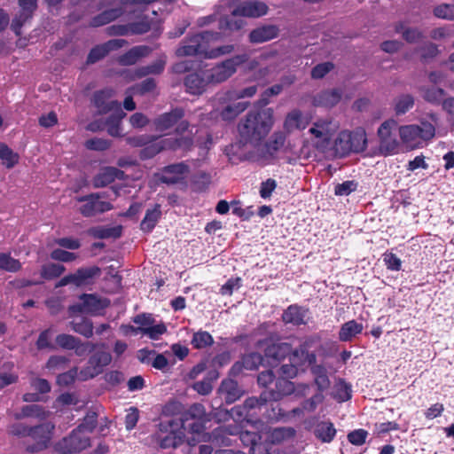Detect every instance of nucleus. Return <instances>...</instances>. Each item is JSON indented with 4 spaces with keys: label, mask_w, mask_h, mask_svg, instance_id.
Here are the masks:
<instances>
[{
    "label": "nucleus",
    "mask_w": 454,
    "mask_h": 454,
    "mask_svg": "<svg viewBox=\"0 0 454 454\" xmlns=\"http://www.w3.org/2000/svg\"><path fill=\"white\" fill-rule=\"evenodd\" d=\"M274 123V111L265 108L249 112L239 124V133L245 143H258L270 131Z\"/></svg>",
    "instance_id": "obj_1"
},
{
    "label": "nucleus",
    "mask_w": 454,
    "mask_h": 454,
    "mask_svg": "<svg viewBox=\"0 0 454 454\" xmlns=\"http://www.w3.org/2000/svg\"><path fill=\"white\" fill-rule=\"evenodd\" d=\"M429 117L432 122L421 121L419 124H408L398 128L400 142L406 149L421 148L434 137V124L437 123L438 116L431 114Z\"/></svg>",
    "instance_id": "obj_2"
},
{
    "label": "nucleus",
    "mask_w": 454,
    "mask_h": 454,
    "mask_svg": "<svg viewBox=\"0 0 454 454\" xmlns=\"http://www.w3.org/2000/svg\"><path fill=\"white\" fill-rule=\"evenodd\" d=\"M113 97V90L106 89L98 91L94 95V105L99 113L113 112L106 122L107 132L113 137H119L121 134L120 126L121 119L125 114L121 110V105L116 100H109Z\"/></svg>",
    "instance_id": "obj_3"
},
{
    "label": "nucleus",
    "mask_w": 454,
    "mask_h": 454,
    "mask_svg": "<svg viewBox=\"0 0 454 454\" xmlns=\"http://www.w3.org/2000/svg\"><path fill=\"white\" fill-rule=\"evenodd\" d=\"M189 126L188 121H180L176 128V133L181 136L180 137H166L150 143L143 149L141 153L142 157L152 158L163 150H190L193 144V139L190 137L182 136L188 130Z\"/></svg>",
    "instance_id": "obj_4"
},
{
    "label": "nucleus",
    "mask_w": 454,
    "mask_h": 454,
    "mask_svg": "<svg viewBox=\"0 0 454 454\" xmlns=\"http://www.w3.org/2000/svg\"><path fill=\"white\" fill-rule=\"evenodd\" d=\"M221 37L220 33L212 31L194 35L184 40L176 53L178 57L200 55L206 58L208 44L219 42Z\"/></svg>",
    "instance_id": "obj_5"
},
{
    "label": "nucleus",
    "mask_w": 454,
    "mask_h": 454,
    "mask_svg": "<svg viewBox=\"0 0 454 454\" xmlns=\"http://www.w3.org/2000/svg\"><path fill=\"white\" fill-rule=\"evenodd\" d=\"M367 144L366 133L362 129L353 132L343 130L334 141L333 149L336 155L343 157L350 153H360L365 150Z\"/></svg>",
    "instance_id": "obj_6"
},
{
    "label": "nucleus",
    "mask_w": 454,
    "mask_h": 454,
    "mask_svg": "<svg viewBox=\"0 0 454 454\" xmlns=\"http://www.w3.org/2000/svg\"><path fill=\"white\" fill-rule=\"evenodd\" d=\"M338 129V122L330 118H322L314 121L308 132L312 145L318 150L325 151Z\"/></svg>",
    "instance_id": "obj_7"
},
{
    "label": "nucleus",
    "mask_w": 454,
    "mask_h": 454,
    "mask_svg": "<svg viewBox=\"0 0 454 454\" xmlns=\"http://www.w3.org/2000/svg\"><path fill=\"white\" fill-rule=\"evenodd\" d=\"M159 429L158 438L161 448H176L185 442L186 429H183L180 421L176 419L161 421Z\"/></svg>",
    "instance_id": "obj_8"
},
{
    "label": "nucleus",
    "mask_w": 454,
    "mask_h": 454,
    "mask_svg": "<svg viewBox=\"0 0 454 454\" xmlns=\"http://www.w3.org/2000/svg\"><path fill=\"white\" fill-rule=\"evenodd\" d=\"M247 59L248 56L247 54L236 55L217 63L209 69H206L209 81L212 84H219L227 81L237 72L238 67Z\"/></svg>",
    "instance_id": "obj_9"
},
{
    "label": "nucleus",
    "mask_w": 454,
    "mask_h": 454,
    "mask_svg": "<svg viewBox=\"0 0 454 454\" xmlns=\"http://www.w3.org/2000/svg\"><path fill=\"white\" fill-rule=\"evenodd\" d=\"M396 128V121L389 119L385 121L378 129L380 151L383 155L394 154L397 152L400 143L394 134Z\"/></svg>",
    "instance_id": "obj_10"
},
{
    "label": "nucleus",
    "mask_w": 454,
    "mask_h": 454,
    "mask_svg": "<svg viewBox=\"0 0 454 454\" xmlns=\"http://www.w3.org/2000/svg\"><path fill=\"white\" fill-rule=\"evenodd\" d=\"M104 193H93L78 198L77 200L82 203L78 208L79 212L83 216L89 217L113 209L112 203L104 200Z\"/></svg>",
    "instance_id": "obj_11"
},
{
    "label": "nucleus",
    "mask_w": 454,
    "mask_h": 454,
    "mask_svg": "<svg viewBox=\"0 0 454 454\" xmlns=\"http://www.w3.org/2000/svg\"><path fill=\"white\" fill-rule=\"evenodd\" d=\"M90 445L89 435L82 434L78 429L73 430L69 436L59 442L55 447L61 454H73L87 449Z\"/></svg>",
    "instance_id": "obj_12"
},
{
    "label": "nucleus",
    "mask_w": 454,
    "mask_h": 454,
    "mask_svg": "<svg viewBox=\"0 0 454 454\" xmlns=\"http://www.w3.org/2000/svg\"><path fill=\"white\" fill-rule=\"evenodd\" d=\"M55 427L51 423H43L32 427L29 437L35 442L27 445V450L29 452H37L46 449L51 440Z\"/></svg>",
    "instance_id": "obj_13"
},
{
    "label": "nucleus",
    "mask_w": 454,
    "mask_h": 454,
    "mask_svg": "<svg viewBox=\"0 0 454 454\" xmlns=\"http://www.w3.org/2000/svg\"><path fill=\"white\" fill-rule=\"evenodd\" d=\"M268 10L267 4L263 2L250 0L239 2L233 5L231 12L233 17L259 18L267 14Z\"/></svg>",
    "instance_id": "obj_14"
},
{
    "label": "nucleus",
    "mask_w": 454,
    "mask_h": 454,
    "mask_svg": "<svg viewBox=\"0 0 454 454\" xmlns=\"http://www.w3.org/2000/svg\"><path fill=\"white\" fill-rule=\"evenodd\" d=\"M292 350L289 342H275L267 346L264 354V363L268 366L278 365Z\"/></svg>",
    "instance_id": "obj_15"
},
{
    "label": "nucleus",
    "mask_w": 454,
    "mask_h": 454,
    "mask_svg": "<svg viewBox=\"0 0 454 454\" xmlns=\"http://www.w3.org/2000/svg\"><path fill=\"white\" fill-rule=\"evenodd\" d=\"M111 361L112 356L109 352H97L89 359L87 367L81 373L84 374V379L93 378L101 373L104 367L108 365Z\"/></svg>",
    "instance_id": "obj_16"
},
{
    "label": "nucleus",
    "mask_w": 454,
    "mask_h": 454,
    "mask_svg": "<svg viewBox=\"0 0 454 454\" xmlns=\"http://www.w3.org/2000/svg\"><path fill=\"white\" fill-rule=\"evenodd\" d=\"M187 91L191 94L200 95L203 93L211 83L207 70L192 73L187 75L184 82Z\"/></svg>",
    "instance_id": "obj_17"
},
{
    "label": "nucleus",
    "mask_w": 454,
    "mask_h": 454,
    "mask_svg": "<svg viewBox=\"0 0 454 454\" xmlns=\"http://www.w3.org/2000/svg\"><path fill=\"white\" fill-rule=\"evenodd\" d=\"M188 171V166L183 162L169 165L161 171L160 180L166 184H176L184 180Z\"/></svg>",
    "instance_id": "obj_18"
},
{
    "label": "nucleus",
    "mask_w": 454,
    "mask_h": 454,
    "mask_svg": "<svg viewBox=\"0 0 454 454\" xmlns=\"http://www.w3.org/2000/svg\"><path fill=\"white\" fill-rule=\"evenodd\" d=\"M184 115V110L176 108L169 113H165L156 118L153 121L157 131L165 132L172 128Z\"/></svg>",
    "instance_id": "obj_19"
},
{
    "label": "nucleus",
    "mask_w": 454,
    "mask_h": 454,
    "mask_svg": "<svg viewBox=\"0 0 454 454\" xmlns=\"http://www.w3.org/2000/svg\"><path fill=\"white\" fill-rule=\"evenodd\" d=\"M123 177V171L114 167H106L101 168L94 176L93 185L98 188L104 187L114 182L115 179H122Z\"/></svg>",
    "instance_id": "obj_20"
},
{
    "label": "nucleus",
    "mask_w": 454,
    "mask_h": 454,
    "mask_svg": "<svg viewBox=\"0 0 454 454\" xmlns=\"http://www.w3.org/2000/svg\"><path fill=\"white\" fill-rule=\"evenodd\" d=\"M288 356L289 361L301 372H304L307 364H312L316 361V356L308 352L305 344L301 345L299 348L292 349Z\"/></svg>",
    "instance_id": "obj_21"
},
{
    "label": "nucleus",
    "mask_w": 454,
    "mask_h": 454,
    "mask_svg": "<svg viewBox=\"0 0 454 454\" xmlns=\"http://www.w3.org/2000/svg\"><path fill=\"white\" fill-rule=\"evenodd\" d=\"M279 29L275 25H265L251 31L249 40L253 43H262L278 35Z\"/></svg>",
    "instance_id": "obj_22"
},
{
    "label": "nucleus",
    "mask_w": 454,
    "mask_h": 454,
    "mask_svg": "<svg viewBox=\"0 0 454 454\" xmlns=\"http://www.w3.org/2000/svg\"><path fill=\"white\" fill-rule=\"evenodd\" d=\"M166 61L163 59H157L152 65L138 68L135 71H128L125 73V78L128 81H134L137 78L145 76L149 74H160L164 70Z\"/></svg>",
    "instance_id": "obj_23"
},
{
    "label": "nucleus",
    "mask_w": 454,
    "mask_h": 454,
    "mask_svg": "<svg viewBox=\"0 0 454 454\" xmlns=\"http://www.w3.org/2000/svg\"><path fill=\"white\" fill-rule=\"evenodd\" d=\"M219 392L224 396L227 403H232L243 395V391L239 387L238 383L231 379L223 380Z\"/></svg>",
    "instance_id": "obj_24"
},
{
    "label": "nucleus",
    "mask_w": 454,
    "mask_h": 454,
    "mask_svg": "<svg viewBox=\"0 0 454 454\" xmlns=\"http://www.w3.org/2000/svg\"><path fill=\"white\" fill-rule=\"evenodd\" d=\"M308 316V309L296 306L291 305L283 313V320L286 323H290L295 325L306 324V317Z\"/></svg>",
    "instance_id": "obj_25"
},
{
    "label": "nucleus",
    "mask_w": 454,
    "mask_h": 454,
    "mask_svg": "<svg viewBox=\"0 0 454 454\" xmlns=\"http://www.w3.org/2000/svg\"><path fill=\"white\" fill-rule=\"evenodd\" d=\"M204 421L205 420L197 419L189 420L186 423V430L184 431V434L186 435L185 441L189 445L193 446L200 442V436L205 429Z\"/></svg>",
    "instance_id": "obj_26"
},
{
    "label": "nucleus",
    "mask_w": 454,
    "mask_h": 454,
    "mask_svg": "<svg viewBox=\"0 0 454 454\" xmlns=\"http://www.w3.org/2000/svg\"><path fill=\"white\" fill-rule=\"evenodd\" d=\"M341 95L338 90H330L318 93L313 100L317 106L333 107L340 100Z\"/></svg>",
    "instance_id": "obj_27"
},
{
    "label": "nucleus",
    "mask_w": 454,
    "mask_h": 454,
    "mask_svg": "<svg viewBox=\"0 0 454 454\" xmlns=\"http://www.w3.org/2000/svg\"><path fill=\"white\" fill-rule=\"evenodd\" d=\"M309 124L308 119L299 110L290 112L285 121L284 126L287 131L304 129Z\"/></svg>",
    "instance_id": "obj_28"
},
{
    "label": "nucleus",
    "mask_w": 454,
    "mask_h": 454,
    "mask_svg": "<svg viewBox=\"0 0 454 454\" xmlns=\"http://www.w3.org/2000/svg\"><path fill=\"white\" fill-rule=\"evenodd\" d=\"M295 392V386L287 379L279 378L275 384V389L270 392V400L278 401L282 397Z\"/></svg>",
    "instance_id": "obj_29"
},
{
    "label": "nucleus",
    "mask_w": 454,
    "mask_h": 454,
    "mask_svg": "<svg viewBox=\"0 0 454 454\" xmlns=\"http://www.w3.org/2000/svg\"><path fill=\"white\" fill-rule=\"evenodd\" d=\"M150 49L147 46H136L119 58V62L124 66L135 64L141 58L149 54Z\"/></svg>",
    "instance_id": "obj_30"
},
{
    "label": "nucleus",
    "mask_w": 454,
    "mask_h": 454,
    "mask_svg": "<svg viewBox=\"0 0 454 454\" xmlns=\"http://www.w3.org/2000/svg\"><path fill=\"white\" fill-rule=\"evenodd\" d=\"M100 270L98 267L82 268L73 273L74 285L82 286L91 282L92 278L99 275Z\"/></svg>",
    "instance_id": "obj_31"
},
{
    "label": "nucleus",
    "mask_w": 454,
    "mask_h": 454,
    "mask_svg": "<svg viewBox=\"0 0 454 454\" xmlns=\"http://www.w3.org/2000/svg\"><path fill=\"white\" fill-rule=\"evenodd\" d=\"M12 417L15 419L25 418H37L43 419L47 417V412L38 404H27L23 406L20 411L14 412Z\"/></svg>",
    "instance_id": "obj_32"
},
{
    "label": "nucleus",
    "mask_w": 454,
    "mask_h": 454,
    "mask_svg": "<svg viewBox=\"0 0 454 454\" xmlns=\"http://www.w3.org/2000/svg\"><path fill=\"white\" fill-rule=\"evenodd\" d=\"M364 327L362 324L350 320L343 324L339 332V339L341 341H349L355 336L361 333Z\"/></svg>",
    "instance_id": "obj_33"
},
{
    "label": "nucleus",
    "mask_w": 454,
    "mask_h": 454,
    "mask_svg": "<svg viewBox=\"0 0 454 454\" xmlns=\"http://www.w3.org/2000/svg\"><path fill=\"white\" fill-rule=\"evenodd\" d=\"M78 310L82 313H95L105 307L103 301L94 294H83Z\"/></svg>",
    "instance_id": "obj_34"
},
{
    "label": "nucleus",
    "mask_w": 454,
    "mask_h": 454,
    "mask_svg": "<svg viewBox=\"0 0 454 454\" xmlns=\"http://www.w3.org/2000/svg\"><path fill=\"white\" fill-rule=\"evenodd\" d=\"M206 411L202 404L194 403L192 404L178 419L182 425L183 429H186V423L189 420H206Z\"/></svg>",
    "instance_id": "obj_35"
},
{
    "label": "nucleus",
    "mask_w": 454,
    "mask_h": 454,
    "mask_svg": "<svg viewBox=\"0 0 454 454\" xmlns=\"http://www.w3.org/2000/svg\"><path fill=\"white\" fill-rule=\"evenodd\" d=\"M311 372L314 375V383L318 392L322 393L329 388L331 382L327 376L326 369L323 365H313L311 367Z\"/></svg>",
    "instance_id": "obj_36"
},
{
    "label": "nucleus",
    "mask_w": 454,
    "mask_h": 454,
    "mask_svg": "<svg viewBox=\"0 0 454 454\" xmlns=\"http://www.w3.org/2000/svg\"><path fill=\"white\" fill-rule=\"evenodd\" d=\"M266 402H267L266 398L249 397L245 401L243 407L236 406V407L232 408L231 411V415L233 418L238 417L239 419H243L244 417L247 416L244 414V411L246 412H247L248 411H250L255 407L263 405Z\"/></svg>",
    "instance_id": "obj_37"
},
{
    "label": "nucleus",
    "mask_w": 454,
    "mask_h": 454,
    "mask_svg": "<svg viewBox=\"0 0 454 454\" xmlns=\"http://www.w3.org/2000/svg\"><path fill=\"white\" fill-rule=\"evenodd\" d=\"M336 434V429L330 421L319 422L315 428V435L323 442H330Z\"/></svg>",
    "instance_id": "obj_38"
},
{
    "label": "nucleus",
    "mask_w": 454,
    "mask_h": 454,
    "mask_svg": "<svg viewBox=\"0 0 454 454\" xmlns=\"http://www.w3.org/2000/svg\"><path fill=\"white\" fill-rule=\"evenodd\" d=\"M160 215L161 212L159 205H155L152 209H147L140 223L141 230L146 232L151 231L159 221Z\"/></svg>",
    "instance_id": "obj_39"
},
{
    "label": "nucleus",
    "mask_w": 454,
    "mask_h": 454,
    "mask_svg": "<svg viewBox=\"0 0 454 454\" xmlns=\"http://www.w3.org/2000/svg\"><path fill=\"white\" fill-rule=\"evenodd\" d=\"M123 12H124V11L122 10V8H115V9L105 11L102 13L96 16L92 20L91 24L94 27L104 26V25L116 20L117 18L121 17L123 14Z\"/></svg>",
    "instance_id": "obj_40"
},
{
    "label": "nucleus",
    "mask_w": 454,
    "mask_h": 454,
    "mask_svg": "<svg viewBox=\"0 0 454 454\" xmlns=\"http://www.w3.org/2000/svg\"><path fill=\"white\" fill-rule=\"evenodd\" d=\"M248 106L247 102H237L227 105L220 113L224 121H231L235 119L240 113L244 112Z\"/></svg>",
    "instance_id": "obj_41"
},
{
    "label": "nucleus",
    "mask_w": 454,
    "mask_h": 454,
    "mask_svg": "<svg viewBox=\"0 0 454 454\" xmlns=\"http://www.w3.org/2000/svg\"><path fill=\"white\" fill-rule=\"evenodd\" d=\"M0 159L8 168H13L19 162L18 153L3 143H0Z\"/></svg>",
    "instance_id": "obj_42"
},
{
    "label": "nucleus",
    "mask_w": 454,
    "mask_h": 454,
    "mask_svg": "<svg viewBox=\"0 0 454 454\" xmlns=\"http://www.w3.org/2000/svg\"><path fill=\"white\" fill-rule=\"evenodd\" d=\"M167 332V327L164 323L160 322L153 324L150 327L137 328L136 333H140L148 336L152 340H158L160 336Z\"/></svg>",
    "instance_id": "obj_43"
},
{
    "label": "nucleus",
    "mask_w": 454,
    "mask_h": 454,
    "mask_svg": "<svg viewBox=\"0 0 454 454\" xmlns=\"http://www.w3.org/2000/svg\"><path fill=\"white\" fill-rule=\"evenodd\" d=\"M333 396L338 402H345L351 397V387L344 380H340L333 387Z\"/></svg>",
    "instance_id": "obj_44"
},
{
    "label": "nucleus",
    "mask_w": 454,
    "mask_h": 454,
    "mask_svg": "<svg viewBox=\"0 0 454 454\" xmlns=\"http://www.w3.org/2000/svg\"><path fill=\"white\" fill-rule=\"evenodd\" d=\"M214 340L211 334L206 331H199L193 334L192 345L197 349L205 348L213 344Z\"/></svg>",
    "instance_id": "obj_45"
},
{
    "label": "nucleus",
    "mask_w": 454,
    "mask_h": 454,
    "mask_svg": "<svg viewBox=\"0 0 454 454\" xmlns=\"http://www.w3.org/2000/svg\"><path fill=\"white\" fill-rule=\"evenodd\" d=\"M71 325H72V329L75 333H77L86 338H90L93 334V325H92V322L89 319L81 318L78 321H73L71 323Z\"/></svg>",
    "instance_id": "obj_46"
},
{
    "label": "nucleus",
    "mask_w": 454,
    "mask_h": 454,
    "mask_svg": "<svg viewBox=\"0 0 454 454\" xmlns=\"http://www.w3.org/2000/svg\"><path fill=\"white\" fill-rule=\"evenodd\" d=\"M414 105V98L411 95H401L395 100V111L396 114H403Z\"/></svg>",
    "instance_id": "obj_47"
},
{
    "label": "nucleus",
    "mask_w": 454,
    "mask_h": 454,
    "mask_svg": "<svg viewBox=\"0 0 454 454\" xmlns=\"http://www.w3.org/2000/svg\"><path fill=\"white\" fill-rule=\"evenodd\" d=\"M21 268L20 262L9 254L0 253V269L10 272H16Z\"/></svg>",
    "instance_id": "obj_48"
},
{
    "label": "nucleus",
    "mask_w": 454,
    "mask_h": 454,
    "mask_svg": "<svg viewBox=\"0 0 454 454\" xmlns=\"http://www.w3.org/2000/svg\"><path fill=\"white\" fill-rule=\"evenodd\" d=\"M421 93L425 100L433 104H440L444 98L443 90L435 87L421 89Z\"/></svg>",
    "instance_id": "obj_49"
},
{
    "label": "nucleus",
    "mask_w": 454,
    "mask_h": 454,
    "mask_svg": "<svg viewBox=\"0 0 454 454\" xmlns=\"http://www.w3.org/2000/svg\"><path fill=\"white\" fill-rule=\"evenodd\" d=\"M65 270L66 268L61 264L49 263L43 266L41 275L43 278L52 279L59 277Z\"/></svg>",
    "instance_id": "obj_50"
},
{
    "label": "nucleus",
    "mask_w": 454,
    "mask_h": 454,
    "mask_svg": "<svg viewBox=\"0 0 454 454\" xmlns=\"http://www.w3.org/2000/svg\"><path fill=\"white\" fill-rule=\"evenodd\" d=\"M434 14L440 19L454 20V4H442L434 9Z\"/></svg>",
    "instance_id": "obj_51"
},
{
    "label": "nucleus",
    "mask_w": 454,
    "mask_h": 454,
    "mask_svg": "<svg viewBox=\"0 0 454 454\" xmlns=\"http://www.w3.org/2000/svg\"><path fill=\"white\" fill-rule=\"evenodd\" d=\"M156 87L154 79L147 78L143 81L140 84H137L129 89V92L131 91L133 94L144 95L145 93L153 91Z\"/></svg>",
    "instance_id": "obj_52"
},
{
    "label": "nucleus",
    "mask_w": 454,
    "mask_h": 454,
    "mask_svg": "<svg viewBox=\"0 0 454 454\" xmlns=\"http://www.w3.org/2000/svg\"><path fill=\"white\" fill-rule=\"evenodd\" d=\"M97 425V414L95 412H89L83 419V421L76 428L82 434L89 435Z\"/></svg>",
    "instance_id": "obj_53"
},
{
    "label": "nucleus",
    "mask_w": 454,
    "mask_h": 454,
    "mask_svg": "<svg viewBox=\"0 0 454 454\" xmlns=\"http://www.w3.org/2000/svg\"><path fill=\"white\" fill-rule=\"evenodd\" d=\"M243 365L247 370H254L258 366L264 363V357L258 353H250L246 355L243 358Z\"/></svg>",
    "instance_id": "obj_54"
},
{
    "label": "nucleus",
    "mask_w": 454,
    "mask_h": 454,
    "mask_svg": "<svg viewBox=\"0 0 454 454\" xmlns=\"http://www.w3.org/2000/svg\"><path fill=\"white\" fill-rule=\"evenodd\" d=\"M213 43L208 44V48L207 50V57L206 59H216L223 55H227L231 53L234 51V46L228 44L216 48L212 47Z\"/></svg>",
    "instance_id": "obj_55"
},
{
    "label": "nucleus",
    "mask_w": 454,
    "mask_h": 454,
    "mask_svg": "<svg viewBox=\"0 0 454 454\" xmlns=\"http://www.w3.org/2000/svg\"><path fill=\"white\" fill-rule=\"evenodd\" d=\"M396 31L402 33L403 37L410 43H415L422 37V34L416 28H404L403 25L397 27Z\"/></svg>",
    "instance_id": "obj_56"
},
{
    "label": "nucleus",
    "mask_w": 454,
    "mask_h": 454,
    "mask_svg": "<svg viewBox=\"0 0 454 454\" xmlns=\"http://www.w3.org/2000/svg\"><path fill=\"white\" fill-rule=\"evenodd\" d=\"M32 17V13H29L27 12L21 11L19 12V14L16 15V17L13 19L12 22V28L15 32L16 35L20 34V28L21 27Z\"/></svg>",
    "instance_id": "obj_57"
},
{
    "label": "nucleus",
    "mask_w": 454,
    "mask_h": 454,
    "mask_svg": "<svg viewBox=\"0 0 454 454\" xmlns=\"http://www.w3.org/2000/svg\"><path fill=\"white\" fill-rule=\"evenodd\" d=\"M33 427H27L22 423H14L9 427V433L19 437H29Z\"/></svg>",
    "instance_id": "obj_58"
},
{
    "label": "nucleus",
    "mask_w": 454,
    "mask_h": 454,
    "mask_svg": "<svg viewBox=\"0 0 454 454\" xmlns=\"http://www.w3.org/2000/svg\"><path fill=\"white\" fill-rule=\"evenodd\" d=\"M51 258L55 261L68 262L75 260L77 258V254L60 248H57L51 253Z\"/></svg>",
    "instance_id": "obj_59"
},
{
    "label": "nucleus",
    "mask_w": 454,
    "mask_h": 454,
    "mask_svg": "<svg viewBox=\"0 0 454 454\" xmlns=\"http://www.w3.org/2000/svg\"><path fill=\"white\" fill-rule=\"evenodd\" d=\"M77 340L78 339L74 336L65 333L59 334L56 337V343L65 349H73L75 347Z\"/></svg>",
    "instance_id": "obj_60"
},
{
    "label": "nucleus",
    "mask_w": 454,
    "mask_h": 454,
    "mask_svg": "<svg viewBox=\"0 0 454 454\" xmlns=\"http://www.w3.org/2000/svg\"><path fill=\"white\" fill-rule=\"evenodd\" d=\"M86 148L95 151H105L110 147V142L103 138H91L85 142Z\"/></svg>",
    "instance_id": "obj_61"
},
{
    "label": "nucleus",
    "mask_w": 454,
    "mask_h": 454,
    "mask_svg": "<svg viewBox=\"0 0 454 454\" xmlns=\"http://www.w3.org/2000/svg\"><path fill=\"white\" fill-rule=\"evenodd\" d=\"M130 35H141L145 34L150 29V23L147 19H142L141 20L129 24Z\"/></svg>",
    "instance_id": "obj_62"
},
{
    "label": "nucleus",
    "mask_w": 454,
    "mask_h": 454,
    "mask_svg": "<svg viewBox=\"0 0 454 454\" xmlns=\"http://www.w3.org/2000/svg\"><path fill=\"white\" fill-rule=\"evenodd\" d=\"M356 186L354 181H346L335 186L334 193L338 196H346L354 192Z\"/></svg>",
    "instance_id": "obj_63"
},
{
    "label": "nucleus",
    "mask_w": 454,
    "mask_h": 454,
    "mask_svg": "<svg viewBox=\"0 0 454 454\" xmlns=\"http://www.w3.org/2000/svg\"><path fill=\"white\" fill-rule=\"evenodd\" d=\"M383 261L387 268L390 270H399L401 269V260L393 253H386L383 254Z\"/></svg>",
    "instance_id": "obj_64"
}]
</instances>
